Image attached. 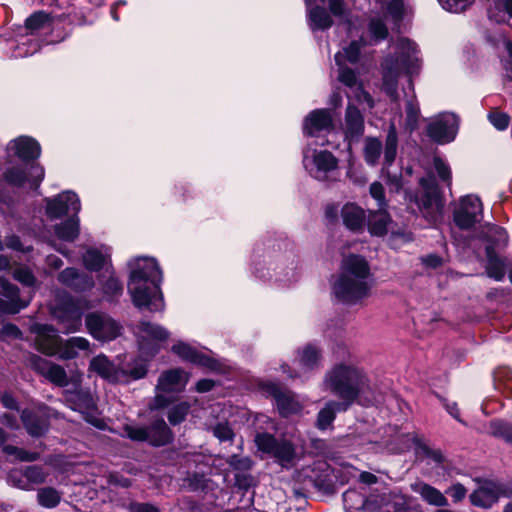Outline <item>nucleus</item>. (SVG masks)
Masks as SVG:
<instances>
[{
    "label": "nucleus",
    "mask_w": 512,
    "mask_h": 512,
    "mask_svg": "<svg viewBox=\"0 0 512 512\" xmlns=\"http://www.w3.org/2000/svg\"><path fill=\"white\" fill-rule=\"evenodd\" d=\"M37 500L45 508H54L60 503L61 494L53 487H43L38 489Z\"/></svg>",
    "instance_id": "obj_48"
},
{
    "label": "nucleus",
    "mask_w": 512,
    "mask_h": 512,
    "mask_svg": "<svg viewBox=\"0 0 512 512\" xmlns=\"http://www.w3.org/2000/svg\"><path fill=\"white\" fill-rule=\"evenodd\" d=\"M3 181L14 188H22L26 183L31 187L29 168L25 164L10 166L2 173Z\"/></svg>",
    "instance_id": "obj_31"
},
{
    "label": "nucleus",
    "mask_w": 512,
    "mask_h": 512,
    "mask_svg": "<svg viewBox=\"0 0 512 512\" xmlns=\"http://www.w3.org/2000/svg\"><path fill=\"white\" fill-rule=\"evenodd\" d=\"M137 329L143 335L138 338L140 348L150 357H155L160 352V346L155 342H165L170 337V332L160 324L148 320H140Z\"/></svg>",
    "instance_id": "obj_9"
},
{
    "label": "nucleus",
    "mask_w": 512,
    "mask_h": 512,
    "mask_svg": "<svg viewBox=\"0 0 512 512\" xmlns=\"http://www.w3.org/2000/svg\"><path fill=\"white\" fill-rule=\"evenodd\" d=\"M370 286L366 281L355 279L339 272L331 282V293L342 304L354 305L369 295Z\"/></svg>",
    "instance_id": "obj_4"
},
{
    "label": "nucleus",
    "mask_w": 512,
    "mask_h": 512,
    "mask_svg": "<svg viewBox=\"0 0 512 512\" xmlns=\"http://www.w3.org/2000/svg\"><path fill=\"white\" fill-rule=\"evenodd\" d=\"M486 254V273L488 277L501 281L505 277L506 264L503 258H501L498 253L492 252V248L489 247L487 249Z\"/></svg>",
    "instance_id": "obj_35"
},
{
    "label": "nucleus",
    "mask_w": 512,
    "mask_h": 512,
    "mask_svg": "<svg viewBox=\"0 0 512 512\" xmlns=\"http://www.w3.org/2000/svg\"><path fill=\"white\" fill-rule=\"evenodd\" d=\"M478 482L480 486L470 494V501L474 506L490 508L499 499L497 482L490 480H478Z\"/></svg>",
    "instance_id": "obj_20"
},
{
    "label": "nucleus",
    "mask_w": 512,
    "mask_h": 512,
    "mask_svg": "<svg viewBox=\"0 0 512 512\" xmlns=\"http://www.w3.org/2000/svg\"><path fill=\"white\" fill-rule=\"evenodd\" d=\"M345 124V137L347 139L354 140L363 136L365 131L364 116L360 109L352 103H348L347 105Z\"/></svg>",
    "instance_id": "obj_24"
},
{
    "label": "nucleus",
    "mask_w": 512,
    "mask_h": 512,
    "mask_svg": "<svg viewBox=\"0 0 512 512\" xmlns=\"http://www.w3.org/2000/svg\"><path fill=\"white\" fill-rule=\"evenodd\" d=\"M382 152V142L375 137H368L364 146V159L368 165L378 163Z\"/></svg>",
    "instance_id": "obj_44"
},
{
    "label": "nucleus",
    "mask_w": 512,
    "mask_h": 512,
    "mask_svg": "<svg viewBox=\"0 0 512 512\" xmlns=\"http://www.w3.org/2000/svg\"><path fill=\"white\" fill-rule=\"evenodd\" d=\"M334 129V119L328 108H317L310 111L303 120V134L316 137L320 132H330Z\"/></svg>",
    "instance_id": "obj_15"
},
{
    "label": "nucleus",
    "mask_w": 512,
    "mask_h": 512,
    "mask_svg": "<svg viewBox=\"0 0 512 512\" xmlns=\"http://www.w3.org/2000/svg\"><path fill=\"white\" fill-rule=\"evenodd\" d=\"M13 278L26 287H35L37 284V278L27 267H20L14 270Z\"/></svg>",
    "instance_id": "obj_54"
},
{
    "label": "nucleus",
    "mask_w": 512,
    "mask_h": 512,
    "mask_svg": "<svg viewBox=\"0 0 512 512\" xmlns=\"http://www.w3.org/2000/svg\"><path fill=\"white\" fill-rule=\"evenodd\" d=\"M340 272L363 281H366L371 274L370 265L366 258L354 253L349 254L342 260Z\"/></svg>",
    "instance_id": "obj_21"
},
{
    "label": "nucleus",
    "mask_w": 512,
    "mask_h": 512,
    "mask_svg": "<svg viewBox=\"0 0 512 512\" xmlns=\"http://www.w3.org/2000/svg\"><path fill=\"white\" fill-rule=\"evenodd\" d=\"M8 339H23L22 330L16 324L11 322L3 324L0 329V340L5 342Z\"/></svg>",
    "instance_id": "obj_58"
},
{
    "label": "nucleus",
    "mask_w": 512,
    "mask_h": 512,
    "mask_svg": "<svg viewBox=\"0 0 512 512\" xmlns=\"http://www.w3.org/2000/svg\"><path fill=\"white\" fill-rule=\"evenodd\" d=\"M419 185L423 188V192L420 198H416L418 208L428 214L433 210L441 214L444 201L441 188L436 179L422 177L419 180Z\"/></svg>",
    "instance_id": "obj_14"
},
{
    "label": "nucleus",
    "mask_w": 512,
    "mask_h": 512,
    "mask_svg": "<svg viewBox=\"0 0 512 512\" xmlns=\"http://www.w3.org/2000/svg\"><path fill=\"white\" fill-rule=\"evenodd\" d=\"M475 0H439L443 9L453 13L465 11Z\"/></svg>",
    "instance_id": "obj_59"
},
{
    "label": "nucleus",
    "mask_w": 512,
    "mask_h": 512,
    "mask_svg": "<svg viewBox=\"0 0 512 512\" xmlns=\"http://www.w3.org/2000/svg\"><path fill=\"white\" fill-rule=\"evenodd\" d=\"M310 482L318 491L324 494L329 495L334 493V483L326 475H317L315 478H311Z\"/></svg>",
    "instance_id": "obj_61"
},
{
    "label": "nucleus",
    "mask_w": 512,
    "mask_h": 512,
    "mask_svg": "<svg viewBox=\"0 0 512 512\" xmlns=\"http://www.w3.org/2000/svg\"><path fill=\"white\" fill-rule=\"evenodd\" d=\"M24 471L30 488L31 485L43 484L48 476V473L44 472L42 467L37 465L27 466Z\"/></svg>",
    "instance_id": "obj_53"
},
{
    "label": "nucleus",
    "mask_w": 512,
    "mask_h": 512,
    "mask_svg": "<svg viewBox=\"0 0 512 512\" xmlns=\"http://www.w3.org/2000/svg\"><path fill=\"white\" fill-rule=\"evenodd\" d=\"M125 432L129 439L139 442H148L154 447L164 446L173 439L172 430L163 418L154 420L150 426L127 425Z\"/></svg>",
    "instance_id": "obj_7"
},
{
    "label": "nucleus",
    "mask_w": 512,
    "mask_h": 512,
    "mask_svg": "<svg viewBox=\"0 0 512 512\" xmlns=\"http://www.w3.org/2000/svg\"><path fill=\"white\" fill-rule=\"evenodd\" d=\"M123 283L114 275H110L101 283L103 297L108 302H114L123 294Z\"/></svg>",
    "instance_id": "obj_39"
},
{
    "label": "nucleus",
    "mask_w": 512,
    "mask_h": 512,
    "mask_svg": "<svg viewBox=\"0 0 512 512\" xmlns=\"http://www.w3.org/2000/svg\"><path fill=\"white\" fill-rule=\"evenodd\" d=\"M8 482L16 488L30 490L24 470L13 469L8 474Z\"/></svg>",
    "instance_id": "obj_62"
},
{
    "label": "nucleus",
    "mask_w": 512,
    "mask_h": 512,
    "mask_svg": "<svg viewBox=\"0 0 512 512\" xmlns=\"http://www.w3.org/2000/svg\"><path fill=\"white\" fill-rule=\"evenodd\" d=\"M149 371V361L140 356L134 357L125 367H120V382L130 383L147 376Z\"/></svg>",
    "instance_id": "obj_27"
},
{
    "label": "nucleus",
    "mask_w": 512,
    "mask_h": 512,
    "mask_svg": "<svg viewBox=\"0 0 512 512\" xmlns=\"http://www.w3.org/2000/svg\"><path fill=\"white\" fill-rule=\"evenodd\" d=\"M459 117L450 113L426 126V135L437 144L452 142L458 131Z\"/></svg>",
    "instance_id": "obj_12"
},
{
    "label": "nucleus",
    "mask_w": 512,
    "mask_h": 512,
    "mask_svg": "<svg viewBox=\"0 0 512 512\" xmlns=\"http://www.w3.org/2000/svg\"><path fill=\"white\" fill-rule=\"evenodd\" d=\"M118 505L127 512H161L154 504L138 502L129 496L119 498Z\"/></svg>",
    "instance_id": "obj_41"
},
{
    "label": "nucleus",
    "mask_w": 512,
    "mask_h": 512,
    "mask_svg": "<svg viewBox=\"0 0 512 512\" xmlns=\"http://www.w3.org/2000/svg\"><path fill=\"white\" fill-rule=\"evenodd\" d=\"M307 22L312 31H326L334 24L329 9L322 5H314L308 9Z\"/></svg>",
    "instance_id": "obj_29"
},
{
    "label": "nucleus",
    "mask_w": 512,
    "mask_h": 512,
    "mask_svg": "<svg viewBox=\"0 0 512 512\" xmlns=\"http://www.w3.org/2000/svg\"><path fill=\"white\" fill-rule=\"evenodd\" d=\"M56 237L65 242L75 241L80 234V220L78 214H72L66 220L54 226Z\"/></svg>",
    "instance_id": "obj_32"
},
{
    "label": "nucleus",
    "mask_w": 512,
    "mask_h": 512,
    "mask_svg": "<svg viewBox=\"0 0 512 512\" xmlns=\"http://www.w3.org/2000/svg\"><path fill=\"white\" fill-rule=\"evenodd\" d=\"M30 332L35 334V348L46 356H55L59 353L62 338L56 334V329L51 324L34 323L30 326Z\"/></svg>",
    "instance_id": "obj_11"
},
{
    "label": "nucleus",
    "mask_w": 512,
    "mask_h": 512,
    "mask_svg": "<svg viewBox=\"0 0 512 512\" xmlns=\"http://www.w3.org/2000/svg\"><path fill=\"white\" fill-rule=\"evenodd\" d=\"M480 239L485 242V253L489 247L492 252L499 253L507 247L509 236L504 227L491 224L481 233Z\"/></svg>",
    "instance_id": "obj_25"
},
{
    "label": "nucleus",
    "mask_w": 512,
    "mask_h": 512,
    "mask_svg": "<svg viewBox=\"0 0 512 512\" xmlns=\"http://www.w3.org/2000/svg\"><path fill=\"white\" fill-rule=\"evenodd\" d=\"M85 325L89 334L96 340L111 341L121 334L122 326L110 316L96 312L87 314Z\"/></svg>",
    "instance_id": "obj_10"
},
{
    "label": "nucleus",
    "mask_w": 512,
    "mask_h": 512,
    "mask_svg": "<svg viewBox=\"0 0 512 512\" xmlns=\"http://www.w3.org/2000/svg\"><path fill=\"white\" fill-rule=\"evenodd\" d=\"M369 31L377 41H383L389 36L388 27L382 19H372L369 22Z\"/></svg>",
    "instance_id": "obj_56"
},
{
    "label": "nucleus",
    "mask_w": 512,
    "mask_h": 512,
    "mask_svg": "<svg viewBox=\"0 0 512 512\" xmlns=\"http://www.w3.org/2000/svg\"><path fill=\"white\" fill-rule=\"evenodd\" d=\"M489 429L491 435L512 445V423L503 419H494L490 421Z\"/></svg>",
    "instance_id": "obj_42"
},
{
    "label": "nucleus",
    "mask_w": 512,
    "mask_h": 512,
    "mask_svg": "<svg viewBox=\"0 0 512 512\" xmlns=\"http://www.w3.org/2000/svg\"><path fill=\"white\" fill-rule=\"evenodd\" d=\"M314 164L319 171L327 173L338 167V159L332 152L323 150L314 156Z\"/></svg>",
    "instance_id": "obj_47"
},
{
    "label": "nucleus",
    "mask_w": 512,
    "mask_h": 512,
    "mask_svg": "<svg viewBox=\"0 0 512 512\" xmlns=\"http://www.w3.org/2000/svg\"><path fill=\"white\" fill-rule=\"evenodd\" d=\"M490 123L499 131H504L510 124V116L501 111H492L488 114Z\"/></svg>",
    "instance_id": "obj_60"
},
{
    "label": "nucleus",
    "mask_w": 512,
    "mask_h": 512,
    "mask_svg": "<svg viewBox=\"0 0 512 512\" xmlns=\"http://www.w3.org/2000/svg\"><path fill=\"white\" fill-rule=\"evenodd\" d=\"M369 193L371 197L376 200L379 208L383 209L388 207V201L385 196V189L381 182L374 181L371 183L369 187Z\"/></svg>",
    "instance_id": "obj_57"
},
{
    "label": "nucleus",
    "mask_w": 512,
    "mask_h": 512,
    "mask_svg": "<svg viewBox=\"0 0 512 512\" xmlns=\"http://www.w3.org/2000/svg\"><path fill=\"white\" fill-rule=\"evenodd\" d=\"M89 369L109 383H120V367L116 366L114 362L104 354L93 357L90 361Z\"/></svg>",
    "instance_id": "obj_22"
},
{
    "label": "nucleus",
    "mask_w": 512,
    "mask_h": 512,
    "mask_svg": "<svg viewBox=\"0 0 512 512\" xmlns=\"http://www.w3.org/2000/svg\"><path fill=\"white\" fill-rule=\"evenodd\" d=\"M45 215L51 221L61 219L68 214H79L81 202L78 195L73 191H64L53 197H46Z\"/></svg>",
    "instance_id": "obj_8"
},
{
    "label": "nucleus",
    "mask_w": 512,
    "mask_h": 512,
    "mask_svg": "<svg viewBox=\"0 0 512 512\" xmlns=\"http://www.w3.org/2000/svg\"><path fill=\"white\" fill-rule=\"evenodd\" d=\"M492 378L494 387L497 390H501V387L505 385L506 381L512 379V369L507 365H500L492 371Z\"/></svg>",
    "instance_id": "obj_52"
},
{
    "label": "nucleus",
    "mask_w": 512,
    "mask_h": 512,
    "mask_svg": "<svg viewBox=\"0 0 512 512\" xmlns=\"http://www.w3.org/2000/svg\"><path fill=\"white\" fill-rule=\"evenodd\" d=\"M20 419L27 433L34 438H41L49 431L50 419L45 414L24 408L20 412Z\"/></svg>",
    "instance_id": "obj_18"
},
{
    "label": "nucleus",
    "mask_w": 512,
    "mask_h": 512,
    "mask_svg": "<svg viewBox=\"0 0 512 512\" xmlns=\"http://www.w3.org/2000/svg\"><path fill=\"white\" fill-rule=\"evenodd\" d=\"M50 16L45 11H36L25 19L24 26L31 34L44 28L50 22Z\"/></svg>",
    "instance_id": "obj_49"
},
{
    "label": "nucleus",
    "mask_w": 512,
    "mask_h": 512,
    "mask_svg": "<svg viewBox=\"0 0 512 512\" xmlns=\"http://www.w3.org/2000/svg\"><path fill=\"white\" fill-rule=\"evenodd\" d=\"M470 200L471 198L468 196L461 197L459 207L456 208L453 212V221L455 225L461 230H469L473 228L477 222L475 210L466 209V203Z\"/></svg>",
    "instance_id": "obj_33"
},
{
    "label": "nucleus",
    "mask_w": 512,
    "mask_h": 512,
    "mask_svg": "<svg viewBox=\"0 0 512 512\" xmlns=\"http://www.w3.org/2000/svg\"><path fill=\"white\" fill-rule=\"evenodd\" d=\"M258 389L266 398H272L280 417L288 418L301 410V405L295 399L292 391L282 387L279 382L262 380L258 383Z\"/></svg>",
    "instance_id": "obj_6"
},
{
    "label": "nucleus",
    "mask_w": 512,
    "mask_h": 512,
    "mask_svg": "<svg viewBox=\"0 0 512 512\" xmlns=\"http://www.w3.org/2000/svg\"><path fill=\"white\" fill-rule=\"evenodd\" d=\"M190 409L191 405L187 401H182L172 406L167 413L169 423L172 426H177L181 424L186 419L187 415L190 412Z\"/></svg>",
    "instance_id": "obj_50"
},
{
    "label": "nucleus",
    "mask_w": 512,
    "mask_h": 512,
    "mask_svg": "<svg viewBox=\"0 0 512 512\" xmlns=\"http://www.w3.org/2000/svg\"><path fill=\"white\" fill-rule=\"evenodd\" d=\"M1 294L8 300L0 298V313L15 315L28 306V302L20 298V289L4 277L0 278Z\"/></svg>",
    "instance_id": "obj_17"
},
{
    "label": "nucleus",
    "mask_w": 512,
    "mask_h": 512,
    "mask_svg": "<svg viewBox=\"0 0 512 512\" xmlns=\"http://www.w3.org/2000/svg\"><path fill=\"white\" fill-rule=\"evenodd\" d=\"M256 448H295L289 440L280 441L269 432H257L254 438Z\"/></svg>",
    "instance_id": "obj_38"
},
{
    "label": "nucleus",
    "mask_w": 512,
    "mask_h": 512,
    "mask_svg": "<svg viewBox=\"0 0 512 512\" xmlns=\"http://www.w3.org/2000/svg\"><path fill=\"white\" fill-rule=\"evenodd\" d=\"M105 262V256L96 248L88 249L83 256L84 266L91 272H100L104 268Z\"/></svg>",
    "instance_id": "obj_43"
},
{
    "label": "nucleus",
    "mask_w": 512,
    "mask_h": 512,
    "mask_svg": "<svg viewBox=\"0 0 512 512\" xmlns=\"http://www.w3.org/2000/svg\"><path fill=\"white\" fill-rule=\"evenodd\" d=\"M344 226L352 232H360L365 225V211L356 203L348 202L341 209Z\"/></svg>",
    "instance_id": "obj_26"
},
{
    "label": "nucleus",
    "mask_w": 512,
    "mask_h": 512,
    "mask_svg": "<svg viewBox=\"0 0 512 512\" xmlns=\"http://www.w3.org/2000/svg\"><path fill=\"white\" fill-rule=\"evenodd\" d=\"M392 222L391 215L387 208H379L377 211L371 213L367 229L371 236L384 237L388 233V226Z\"/></svg>",
    "instance_id": "obj_30"
},
{
    "label": "nucleus",
    "mask_w": 512,
    "mask_h": 512,
    "mask_svg": "<svg viewBox=\"0 0 512 512\" xmlns=\"http://www.w3.org/2000/svg\"><path fill=\"white\" fill-rule=\"evenodd\" d=\"M405 113L407 127L411 131L415 130L418 127V121L420 116V108L418 104L413 103V101H407L405 105Z\"/></svg>",
    "instance_id": "obj_55"
},
{
    "label": "nucleus",
    "mask_w": 512,
    "mask_h": 512,
    "mask_svg": "<svg viewBox=\"0 0 512 512\" xmlns=\"http://www.w3.org/2000/svg\"><path fill=\"white\" fill-rule=\"evenodd\" d=\"M8 149L29 168L31 190L37 191L45 178V168L37 161L42 152L40 143L31 136L21 135L10 141Z\"/></svg>",
    "instance_id": "obj_3"
},
{
    "label": "nucleus",
    "mask_w": 512,
    "mask_h": 512,
    "mask_svg": "<svg viewBox=\"0 0 512 512\" xmlns=\"http://www.w3.org/2000/svg\"><path fill=\"white\" fill-rule=\"evenodd\" d=\"M418 59H411L408 54H402L400 59L388 57L382 63V89L391 99L398 98V82L400 77V66L406 74H411L412 69L417 67Z\"/></svg>",
    "instance_id": "obj_5"
},
{
    "label": "nucleus",
    "mask_w": 512,
    "mask_h": 512,
    "mask_svg": "<svg viewBox=\"0 0 512 512\" xmlns=\"http://www.w3.org/2000/svg\"><path fill=\"white\" fill-rule=\"evenodd\" d=\"M54 315L62 322H67L66 333L75 332L81 326L82 311L71 296L57 299Z\"/></svg>",
    "instance_id": "obj_16"
},
{
    "label": "nucleus",
    "mask_w": 512,
    "mask_h": 512,
    "mask_svg": "<svg viewBox=\"0 0 512 512\" xmlns=\"http://www.w3.org/2000/svg\"><path fill=\"white\" fill-rule=\"evenodd\" d=\"M57 280L64 286L70 288L75 292H86L94 287L93 278L85 273L79 272L74 267H67L62 270Z\"/></svg>",
    "instance_id": "obj_19"
},
{
    "label": "nucleus",
    "mask_w": 512,
    "mask_h": 512,
    "mask_svg": "<svg viewBox=\"0 0 512 512\" xmlns=\"http://www.w3.org/2000/svg\"><path fill=\"white\" fill-rule=\"evenodd\" d=\"M131 267L127 290L133 305L139 310L159 312L164 308L161 291L162 270L154 258H137Z\"/></svg>",
    "instance_id": "obj_1"
},
{
    "label": "nucleus",
    "mask_w": 512,
    "mask_h": 512,
    "mask_svg": "<svg viewBox=\"0 0 512 512\" xmlns=\"http://www.w3.org/2000/svg\"><path fill=\"white\" fill-rule=\"evenodd\" d=\"M28 361L30 367L39 375L45 376L48 367L52 364V362L42 358L41 356L30 353L28 356Z\"/></svg>",
    "instance_id": "obj_63"
},
{
    "label": "nucleus",
    "mask_w": 512,
    "mask_h": 512,
    "mask_svg": "<svg viewBox=\"0 0 512 512\" xmlns=\"http://www.w3.org/2000/svg\"><path fill=\"white\" fill-rule=\"evenodd\" d=\"M366 381L362 370L344 363L334 365L325 376L330 392L349 407L360 397Z\"/></svg>",
    "instance_id": "obj_2"
},
{
    "label": "nucleus",
    "mask_w": 512,
    "mask_h": 512,
    "mask_svg": "<svg viewBox=\"0 0 512 512\" xmlns=\"http://www.w3.org/2000/svg\"><path fill=\"white\" fill-rule=\"evenodd\" d=\"M171 352L183 361L196 366L206 368L213 372H219L221 370V364L217 359L197 350L195 347L184 341H178L172 345Z\"/></svg>",
    "instance_id": "obj_13"
},
{
    "label": "nucleus",
    "mask_w": 512,
    "mask_h": 512,
    "mask_svg": "<svg viewBox=\"0 0 512 512\" xmlns=\"http://www.w3.org/2000/svg\"><path fill=\"white\" fill-rule=\"evenodd\" d=\"M184 371L181 368H174L163 371L157 382L156 388L162 392H172L182 381Z\"/></svg>",
    "instance_id": "obj_37"
},
{
    "label": "nucleus",
    "mask_w": 512,
    "mask_h": 512,
    "mask_svg": "<svg viewBox=\"0 0 512 512\" xmlns=\"http://www.w3.org/2000/svg\"><path fill=\"white\" fill-rule=\"evenodd\" d=\"M413 490L418 492L421 497L431 505L444 507L448 505V500L438 489L427 483H417L413 486Z\"/></svg>",
    "instance_id": "obj_36"
},
{
    "label": "nucleus",
    "mask_w": 512,
    "mask_h": 512,
    "mask_svg": "<svg viewBox=\"0 0 512 512\" xmlns=\"http://www.w3.org/2000/svg\"><path fill=\"white\" fill-rule=\"evenodd\" d=\"M210 479H207L202 473H188L184 478V484L192 492H206L210 483Z\"/></svg>",
    "instance_id": "obj_51"
},
{
    "label": "nucleus",
    "mask_w": 512,
    "mask_h": 512,
    "mask_svg": "<svg viewBox=\"0 0 512 512\" xmlns=\"http://www.w3.org/2000/svg\"><path fill=\"white\" fill-rule=\"evenodd\" d=\"M284 468L292 467L299 459L295 450H261Z\"/></svg>",
    "instance_id": "obj_45"
},
{
    "label": "nucleus",
    "mask_w": 512,
    "mask_h": 512,
    "mask_svg": "<svg viewBox=\"0 0 512 512\" xmlns=\"http://www.w3.org/2000/svg\"><path fill=\"white\" fill-rule=\"evenodd\" d=\"M397 147H398V134L395 126L392 124L389 127V130L385 139V148H384V164L386 166H390L396 159L397 155Z\"/></svg>",
    "instance_id": "obj_40"
},
{
    "label": "nucleus",
    "mask_w": 512,
    "mask_h": 512,
    "mask_svg": "<svg viewBox=\"0 0 512 512\" xmlns=\"http://www.w3.org/2000/svg\"><path fill=\"white\" fill-rule=\"evenodd\" d=\"M361 47H362V44L359 41L352 40L344 48L345 59L351 64L358 63L361 58Z\"/></svg>",
    "instance_id": "obj_64"
},
{
    "label": "nucleus",
    "mask_w": 512,
    "mask_h": 512,
    "mask_svg": "<svg viewBox=\"0 0 512 512\" xmlns=\"http://www.w3.org/2000/svg\"><path fill=\"white\" fill-rule=\"evenodd\" d=\"M350 407L336 400H329L319 410L316 419V426L320 430L328 429L334 422L338 413L346 412Z\"/></svg>",
    "instance_id": "obj_28"
},
{
    "label": "nucleus",
    "mask_w": 512,
    "mask_h": 512,
    "mask_svg": "<svg viewBox=\"0 0 512 512\" xmlns=\"http://www.w3.org/2000/svg\"><path fill=\"white\" fill-rule=\"evenodd\" d=\"M44 377L52 384L61 388L68 386L70 383L64 367L56 363H52L48 367Z\"/></svg>",
    "instance_id": "obj_46"
},
{
    "label": "nucleus",
    "mask_w": 512,
    "mask_h": 512,
    "mask_svg": "<svg viewBox=\"0 0 512 512\" xmlns=\"http://www.w3.org/2000/svg\"><path fill=\"white\" fill-rule=\"evenodd\" d=\"M300 365L305 370H315L320 366L322 353L315 345L308 343L301 350H298Z\"/></svg>",
    "instance_id": "obj_34"
},
{
    "label": "nucleus",
    "mask_w": 512,
    "mask_h": 512,
    "mask_svg": "<svg viewBox=\"0 0 512 512\" xmlns=\"http://www.w3.org/2000/svg\"><path fill=\"white\" fill-rule=\"evenodd\" d=\"M65 400L74 411L88 412L96 409V403L89 388L78 386L73 390H67Z\"/></svg>",
    "instance_id": "obj_23"
}]
</instances>
